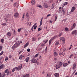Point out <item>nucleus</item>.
I'll return each mask as SVG.
<instances>
[{"label":"nucleus","instance_id":"1","mask_svg":"<svg viewBox=\"0 0 77 77\" xmlns=\"http://www.w3.org/2000/svg\"><path fill=\"white\" fill-rule=\"evenodd\" d=\"M62 62H58L57 63V64L55 66L56 69H59V68H60L61 67V66L62 65Z\"/></svg>","mask_w":77,"mask_h":77},{"label":"nucleus","instance_id":"2","mask_svg":"<svg viewBox=\"0 0 77 77\" xmlns=\"http://www.w3.org/2000/svg\"><path fill=\"white\" fill-rule=\"evenodd\" d=\"M20 46V43H16L12 47V49L13 50H14L15 49V48H17L19 46Z\"/></svg>","mask_w":77,"mask_h":77},{"label":"nucleus","instance_id":"3","mask_svg":"<svg viewBox=\"0 0 77 77\" xmlns=\"http://www.w3.org/2000/svg\"><path fill=\"white\" fill-rule=\"evenodd\" d=\"M57 35H56V36H55L53 38H52L50 41L49 42V45H50L51 44V41H53V40L54 39H55L56 38H57Z\"/></svg>","mask_w":77,"mask_h":77},{"label":"nucleus","instance_id":"4","mask_svg":"<svg viewBox=\"0 0 77 77\" xmlns=\"http://www.w3.org/2000/svg\"><path fill=\"white\" fill-rule=\"evenodd\" d=\"M60 39L61 41H62L63 42H65V38L64 37H60Z\"/></svg>","mask_w":77,"mask_h":77},{"label":"nucleus","instance_id":"5","mask_svg":"<svg viewBox=\"0 0 77 77\" xmlns=\"http://www.w3.org/2000/svg\"><path fill=\"white\" fill-rule=\"evenodd\" d=\"M37 62V61H36V60L35 59H32L31 61V62L33 63H36Z\"/></svg>","mask_w":77,"mask_h":77},{"label":"nucleus","instance_id":"6","mask_svg":"<svg viewBox=\"0 0 77 77\" xmlns=\"http://www.w3.org/2000/svg\"><path fill=\"white\" fill-rule=\"evenodd\" d=\"M75 27V24L74 23L73 24V26H72V27L70 29V30H72V29H74Z\"/></svg>","mask_w":77,"mask_h":77},{"label":"nucleus","instance_id":"7","mask_svg":"<svg viewBox=\"0 0 77 77\" xmlns=\"http://www.w3.org/2000/svg\"><path fill=\"white\" fill-rule=\"evenodd\" d=\"M5 68V65L3 64H2L0 66V69H2L3 68Z\"/></svg>","mask_w":77,"mask_h":77},{"label":"nucleus","instance_id":"8","mask_svg":"<svg viewBox=\"0 0 77 77\" xmlns=\"http://www.w3.org/2000/svg\"><path fill=\"white\" fill-rule=\"evenodd\" d=\"M31 3L32 5H35V4H36V2L35 0H32L31 2Z\"/></svg>","mask_w":77,"mask_h":77},{"label":"nucleus","instance_id":"9","mask_svg":"<svg viewBox=\"0 0 77 77\" xmlns=\"http://www.w3.org/2000/svg\"><path fill=\"white\" fill-rule=\"evenodd\" d=\"M75 7H73L72 8L71 11L72 12H74V11H75Z\"/></svg>","mask_w":77,"mask_h":77},{"label":"nucleus","instance_id":"10","mask_svg":"<svg viewBox=\"0 0 77 77\" xmlns=\"http://www.w3.org/2000/svg\"><path fill=\"white\" fill-rule=\"evenodd\" d=\"M25 17L26 18H27V20H28V21H29V15L27 14H26Z\"/></svg>","mask_w":77,"mask_h":77},{"label":"nucleus","instance_id":"11","mask_svg":"<svg viewBox=\"0 0 77 77\" xmlns=\"http://www.w3.org/2000/svg\"><path fill=\"white\" fill-rule=\"evenodd\" d=\"M22 68V64H21L20 66H18V67L19 71H20V70H21V69Z\"/></svg>","mask_w":77,"mask_h":77},{"label":"nucleus","instance_id":"12","mask_svg":"<svg viewBox=\"0 0 77 77\" xmlns=\"http://www.w3.org/2000/svg\"><path fill=\"white\" fill-rule=\"evenodd\" d=\"M44 7L45 8H48V5L47 4L45 3L44 4Z\"/></svg>","mask_w":77,"mask_h":77},{"label":"nucleus","instance_id":"13","mask_svg":"<svg viewBox=\"0 0 77 77\" xmlns=\"http://www.w3.org/2000/svg\"><path fill=\"white\" fill-rule=\"evenodd\" d=\"M3 60H4V59H3V57H0V62H3Z\"/></svg>","mask_w":77,"mask_h":77},{"label":"nucleus","instance_id":"14","mask_svg":"<svg viewBox=\"0 0 77 77\" xmlns=\"http://www.w3.org/2000/svg\"><path fill=\"white\" fill-rule=\"evenodd\" d=\"M16 6H18V4L17 2L15 3L14 4V7Z\"/></svg>","mask_w":77,"mask_h":77},{"label":"nucleus","instance_id":"15","mask_svg":"<svg viewBox=\"0 0 77 77\" xmlns=\"http://www.w3.org/2000/svg\"><path fill=\"white\" fill-rule=\"evenodd\" d=\"M68 3L67 2H66L63 4V7H64L65 6H66L67 5H68Z\"/></svg>","mask_w":77,"mask_h":77},{"label":"nucleus","instance_id":"16","mask_svg":"<svg viewBox=\"0 0 77 77\" xmlns=\"http://www.w3.org/2000/svg\"><path fill=\"white\" fill-rule=\"evenodd\" d=\"M54 56L56 57V56H57V55H58V54H57V53L54 52Z\"/></svg>","mask_w":77,"mask_h":77},{"label":"nucleus","instance_id":"17","mask_svg":"<svg viewBox=\"0 0 77 77\" xmlns=\"http://www.w3.org/2000/svg\"><path fill=\"white\" fill-rule=\"evenodd\" d=\"M68 64L67 63H65L63 64V66L65 67L67 66Z\"/></svg>","mask_w":77,"mask_h":77},{"label":"nucleus","instance_id":"18","mask_svg":"<svg viewBox=\"0 0 77 77\" xmlns=\"http://www.w3.org/2000/svg\"><path fill=\"white\" fill-rule=\"evenodd\" d=\"M11 17V14H8L6 16V17L7 18H10Z\"/></svg>","mask_w":77,"mask_h":77},{"label":"nucleus","instance_id":"19","mask_svg":"<svg viewBox=\"0 0 77 77\" xmlns=\"http://www.w3.org/2000/svg\"><path fill=\"white\" fill-rule=\"evenodd\" d=\"M29 45V43L27 42L25 44V45H24V48H26V47H27Z\"/></svg>","mask_w":77,"mask_h":77},{"label":"nucleus","instance_id":"20","mask_svg":"<svg viewBox=\"0 0 77 77\" xmlns=\"http://www.w3.org/2000/svg\"><path fill=\"white\" fill-rule=\"evenodd\" d=\"M29 59H30V58H29V57H27L26 59V62H28V61H29Z\"/></svg>","mask_w":77,"mask_h":77},{"label":"nucleus","instance_id":"21","mask_svg":"<svg viewBox=\"0 0 77 77\" xmlns=\"http://www.w3.org/2000/svg\"><path fill=\"white\" fill-rule=\"evenodd\" d=\"M54 75L56 77H59V73H56L54 74Z\"/></svg>","mask_w":77,"mask_h":77},{"label":"nucleus","instance_id":"22","mask_svg":"<svg viewBox=\"0 0 77 77\" xmlns=\"http://www.w3.org/2000/svg\"><path fill=\"white\" fill-rule=\"evenodd\" d=\"M14 16L16 17H18V13H16L14 14Z\"/></svg>","mask_w":77,"mask_h":77},{"label":"nucleus","instance_id":"23","mask_svg":"<svg viewBox=\"0 0 77 77\" xmlns=\"http://www.w3.org/2000/svg\"><path fill=\"white\" fill-rule=\"evenodd\" d=\"M77 32V30H75L73 31V32H72V35H74V34H75V32Z\"/></svg>","mask_w":77,"mask_h":77},{"label":"nucleus","instance_id":"24","mask_svg":"<svg viewBox=\"0 0 77 77\" xmlns=\"http://www.w3.org/2000/svg\"><path fill=\"white\" fill-rule=\"evenodd\" d=\"M4 19V21H5V22H8V19L6 18H5Z\"/></svg>","mask_w":77,"mask_h":77},{"label":"nucleus","instance_id":"25","mask_svg":"<svg viewBox=\"0 0 77 77\" xmlns=\"http://www.w3.org/2000/svg\"><path fill=\"white\" fill-rule=\"evenodd\" d=\"M23 57H24V56H23L22 55H21L19 57V59H23Z\"/></svg>","mask_w":77,"mask_h":77},{"label":"nucleus","instance_id":"26","mask_svg":"<svg viewBox=\"0 0 77 77\" xmlns=\"http://www.w3.org/2000/svg\"><path fill=\"white\" fill-rule=\"evenodd\" d=\"M7 35L9 36H11V33L10 32H8L7 33Z\"/></svg>","mask_w":77,"mask_h":77},{"label":"nucleus","instance_id":"27","mask_svg":"<svg viewBox=\"0 0 77 77\" xmlns=\"http://www.w3.org/2000/svg\"><path fill=\"white\" fill-rule=\"evenodd\" d=\"M63 52H60L59 53L60 56H62V55H63Z\"/></svg>","mask_w":77,"mask_h":77},{"label":"nucleus","instance_id":"28","mask_svg":"<svg viewBox=\"0 0 77 77\" xmlns=\"http://www.w3.org/2000/svg\"><path fill=\"white\" fill-rule=\"evenodd\" d=\"M22 29H23V28H21L20 29H19L17 31L18 32H21V30H22Z\"/></svg>","mask_w":77,"mask_h":77},{"label":"nucleus","instance_id":"29","mask_svg":"<svg viewBox=\"0 0 77 77\" xmlns=\"http://www.w3.org/2000/svg\"><path fill=\"white\" fill-rule=\"evenodd\" d=\"M74 55V54H71L69 56V58H71V57L73 56Z\"/></svg>","mask_w":77,"mask_h":77},{"label":"nucleus","instance_id":"30","mask_svg":"<svg viewBox=\"0 0 77 77\" xmlns=\"http://www.w3.org/2000/svg\"><path fill=\"white\" fill-rule=\"evenodd\" d=\"M3 49V46H0V51H2V49Z\"/></svg>","mask_w":77,"mask_h":77},{"label":"nucleus","instance_id":"31","mask_svg":"<svg viewBox=\"0 0 77 77\" xmlns=\"http://www.w3.org/2000/svg\"><path fill=\"white\" fill-rule=\"evenodd\" d=\"M1 41L2 43H3L4 42V39L3 38H2L1 40Z\"/></svg>","mask_w":77,"mask_h":77},{"label":"nucleus","instance_id":"32","mask_svg":"<svg viewBox=\"0 0 77 77\" xmlns=\"http://www.w3.org/2000/svg\"><path fill=\"white\" fill-rule=\"evenodd\" d=\"M54 5H55L54 4L52 5V6L51 7V8H52L51 9L54 8Z\"/></svg>","mask_w":77,"mask_h":77},{"label":"nucleus","instance_id":"33","mask_svg":"<svg viewBox=\"0 0 77 77\" xmlns=\"http://www.w3.org/2000/svg\"><path fill=\"white\" fill-rule=\"evenodd\" d=\"M65 30L66 32H68V31H69L68 29V28H65Z\"/></svg>","mask_w":77,"mask_h":77},{"label":"nucleus","instance_id":"34","mask_svg":"<svg viewBox=\"0 0 77 77\" xmlns=\"http://www.w3.org/2000/svg\"><path fill=\"white\" fill-rule=\"evenodd\" d=\"M28 25H29V26H30L32 25V22H30V23H28Z\"/></svg>","mask_w":77,"mask_h":77},{"label":"nucleus","instance_id":"35","mask_svg":"<svg viewBox=\"0 0 77 77\" xmlns=\"http://www.w3.org/2000/svg\"><path fill=\"white\" fill-rule=\"evenodd\" d=\"M59 42H56L55 43L56 45H58V44H59Z\"/></svg>","mask_w":77,"mask_h":77},{"label":"nucleus","instance_id":"36","mask_svg":"<svg viewBox=\"0 0 77 77\" xmlns=\"http://www.w3.org/2000/svg\"><path fill=\"white\" fill-rule=\"evenodd\" d=\"M75 68H76V66H73V68H72L73 70H74L75 69Z\"/></svg>","mask_w":77,"mask_h":77},{"label":"nucleus","instance_id":"37","mask_svg":"<svg viewBox=\"0 0 77 77\" xmlns=\"http://www.w3.org/2000/svg\"><path fill=\"white\" fill-rule=\"evenodd\" d=\"M2 26H6V23H4L2 24Z\"/></svg>","mask_w":77,"mask_h":77},{"label":"nucleus","instance_id":"38","mask_svg":"<svg viewBox=\"0 0 77 77\" xmlns=\"http://www.w3.org/2000/svg\"><path fill=\"white\" fill-rule=\"evenodd\" d=\"M29 77V74H27L26 75V77Z\"/></svg>","mask_w":77,"mask_h":77},{"label":"nucleus","instance_id":"39","mask_svg":"<svg viewBox=\"0 0 77 77\" xmlns=\"http://www.w3.org/2000/svg\"><path fill=\"white\" fill-rule=\"evenodd\" d=\"M76 65H77V63H75L73 64V66H76Z\"/></svg>","mask_w":77,"mask_h":77},{"label":"nucleus","instance_id":"40","mask_svg":"<svg viewBox=\"0 0 77 77\" xmlns=\"http://www.w3.org/2000/svg\"><path fill=\"white\" fill-rule=\"evenodd\" d=\"M38 55H39V54H37L35 55V57H37L38 56Z\"/></svg>","mask_w":77,"mask_h":77},{"label":"nucleus","instance_id":"41","mask_svg":"<svg viewBox=\"0 0 77 77\" xmlns=\"http://www.w3.org/2000/svg\"><path fill=\"white\" fill-rule=\"evenodd\" d=\"M61 35H62V33H61L59 34V35H58V36H61Z\"/></svg>","mask_w":77,"mask_h":77},{"label":"nucleus","instance_id":"42","mask_svg":"<svg viewBox=\"0 0 77 77\" xmlns=\"http://www.w3.org/2000/svg\"><path fill=\"white\" fill-rule=\"evenodd\" d=\"M8 69H6L5 71V73H7V72H8Z\"/></svg>","mask_w":77,"mask_h":77},{"label":"nucleus","instance_id":"43","mask_svg":"<svg viewBox=\"0 0 77 77\" xmlns=\"http://www.w3.org/2000/svg\"><path fill=\"white\" fill-rule=\"evenodd\" d=\"M3 53H4V52H3V51H2L0 54V56H2V54H3Z\"/></svg>","mask_w":77,"mask_h":77},{"label":"nucleus","instance_id":"44","mask_svg":"<svg viewBox=\"0 0 77 77\" xmlns=\"http://www.w3.org/2000/svg\"><path fill=\"white\" fill-rule=\"evenodd\" d=\"M8 60V57H6L5 58V60L6 61V60Z\"/></svg>","mask_w":77,"mask_h":77},{"label":"nucleus","instance_id":"45","mask_svg":"<svg viewBox=\"0 0 77 77\" xmlns=\"http://www.w3.org/2000/svg\"><path fill=\"white\" fill-rule=\"evenodd\" d=\"M41 46L42 47H45V45H44V44L43 43L42 45H41Z\"/></svg>","mask_w":77,"mask_h":77},{"label":"nucleus","instance_id":"46","mask_svg":"<svg viewBox=\"0 0 77 77\" xmlns=\"http://www.w3.org/2000/svg\"><path fill=\"white\" fill-rule=\"evenodd\" d=\"M38 26H35L34 27V29H36V28Z\"/></svg>","mask_w":77,"mask_h":77},{"label":"nucleus","instance_id":"47","mask_svg":"<svg viewBox=\"0 0 77 77\" xmlns=\"http://www.w3.org/2000/svg\"><path fill=\"white\" fill-rule=\"evenodd\" d=\"M15 68H14V69H13L12 70V72H14V71H15Z\"/></svg>","mask_w":77,"mask_h":77},{"label":"nucleus","instance_id":"48","mask_svg":"<svg viewBox=\"0 0 77 77\" xmlns=\"http://www.w3.org/2000/svg\"><path fill=\"white\" fill-rule=\"evenodd\" d=\"M30 49H27V51L28 52H30Z\"/></svg>","mask_w":77,"mask_h":77},{"label":"nucleus","instance_id":"49","mask_svg":"<svg viewBox=\"0 0 77 77\" xmlns=\"http://www.w3.org/2000/svg\"><path fill=\"white\" fill-rule=\"evenodd\" d=\"M15 69H17V71H19V70H18V67H16L14 68Z\"/></svg>","mask_w":77,"mask_h":77},{"label":"nucleus","instance_id":"50","mask_svg":"<svg viewBox=\"0 0 77 77\" xmlns=\"http://www.w3.org/2000/svg\"><path fill=\"white\" fill-rule=\"evenodd\" d=\"M62 11L63 12V14H65V11L63 9L62 10Z\"/></svg>","mask_w":77,"mask_h":77},{"label":"nucleus","instance_id":"51","mask_svg":"<svg viewBox=\"0 0 77 77\" xmlns=\"http://www.w3.org/2000/svg\"><path fill=\"white\" fill-rule=\"evenodd\" d=\"M42 24V22H40V25H39V27H41V25Z\"/></svg>","mask_w":77,"mask_h":77},{"label":"nucleus","instance_id":"52","mask_svg":"<svg viewBox=\"0 0 77 77\" xmlns=\"http://www.w3.org/2000/svg\"><path fill=\"white\" fill-rule=\"evenodd\" d=\"M37 24V23H35V24H34V25H33V27H35V26H36V25Z\"/></svg>","mask_w":77,"mask_h":77},{"label":"nucleus","instance_id":"53","mask_svg":"<svg viewBox=\"0 0 77 77\" xmlns=\"http://www.w3.org/2000/svg\"><path fill=\"white\" fill-rule=\"evenodd\" d=\"M32 41H35V38L34 37L32 38Z\"/></svg>","mask_w":77,"mask_h":77},{"label":"nucleus","instance_id":"54","mask_svg":"<svg viewBox=\"0 0 77 77\" xmlns=\"http://www.w3.org/2000/svg\"><path fill=\"white\" fill-rule=\"evenodd\" d=\"M57 16H56L55 19V20L56 21V20H57Z\"/></svg>","mask_w":77,"mask_h":77},{"label":"nucleus","instance_id":"55","mask_svg":"<svg viewBox=\"0 0 77 77\" xmlns=\"http://www.w3.org/2000/svg\"><path fill=\"white\" fill-rule=\"evenodd\" d=\"M42 29H40V28H38V31H39L40 30H41Z\"/></svg>","mask_w":77,"mask_h":77},{"label":"nucleus","instance_id":"56","mask_svg":"<svg viewBox=\"0 0 77 77\" xmlns=\"http://www.w3.org/2000/svg\"><path fill=\"white\" fill-rule=\"evenodd\" d=\"M46 43L45 42V41H44L43 42V44H45Z\"/></svg>","mask_w":77,"mask_h":77},{"label":"nucleus","instance_id":"57","mask_svg":"<svg viewBox=\"0 0 77 77\" xmlns=\"http://www.w3.org/2000/svg\"><path fill=\"white\" fill-rule=\"evenodd\" d=\"M14 35H17V33H16V32H15V31L14 32Z\"/></svg>","mask_w":77,"mask_h":77},{"label":"nucleus","instance_id":"58","mask_svg":"<svg viewBox=\"0 0 77 77\" xmlns=\"http://www.w3.org/2000/svg\"><path fill=\"white\" fill-rule=\"evenodd\" d=\"M43 19V17H42L41 20L40 22L42 23V19Z\"/></svg>","mask_w":77,"mask_h":77},{"label":"nucleus","instance_id":"59","mask_svg":"<svg viewBox=\"0 0 77 77\" xmlns=\"http://www.w3.org/2000/svg\"><path fill=\"white\" fill-rule=\"evenodd\" d=\"M76 71V70H75L73 72L72 74H74L75 73V72Z\"/></svg>","mask_w":77,"mask_h":77},{"label":"nucleus","instance_id":"60","mask_svg":"<svg viewBox=\"0 0 77 77\" xmlns=\"http://www.w3.org/2000/svg\"><path fill=\"white\" fill-rule=\"evenodd\" d=\"M49 16H51V14H48L47 15V17H48Z\"/></svg>","mask_w":77,"mask_h":77},{"label":"nucleus","instance_id":"61","mask_svg":"<svg viewBox=\"0 0 77 77\" xmlns=\"http://www.w3.org/2000/svg\"><path fill=\"white\" fill-rule=\"evenodd\" d=\"M3 77H5V73H3Z\"/></svg>","mask_w":77,"mask_h":77},{"label":"nucleus","instance_id":"62","mask_svg":"<svg viewBox=\"0 0 77 77\" xmlns=\"http://www.w3.org/2000/svg\"><path fill=\"white\" fill-rule=\"evenodd\" d=\"M23 77H26V75H24L23 76Z\"/></svg>","mask_w":77,"mask_h":77},{"label":"nucleus","instance_id":"63","mask_svg":"<svg viewBox=\"0 0 77 77\" xmlns=\"http://www.w3.org/2000/svg\"><path fill=\"white\" fill-rule=\"evenodd\" d=\"M39 39H41V37H40L39 38H38V40L39 41Z\"/></svg>","mask_w":77,"mask_h":77},{"label":"nucleus","instance_id":"64","mask_svg":"<svg viewBox=\"0 0 77 77\" xmlns=\"http://www.w3.org/2000/svg\"><path fill=\"white\" fill-rule=\"evenodd\" d=\"M11 57H12V56H11V55H10L9 56V58H11Z\"/></svg>","mask_w":77,"mask_h":77}]
</instances>
